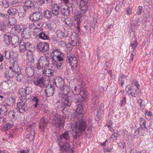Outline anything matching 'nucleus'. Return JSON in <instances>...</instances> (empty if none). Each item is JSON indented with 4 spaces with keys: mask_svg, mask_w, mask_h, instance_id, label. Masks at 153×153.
<instances>
[{
    "mask_svg": "<svg viewBox=\"0 0 153 153\" xmlns=\"http://www.w3.org/2000/svg\"><path fill=\"white\" fill-rule=\"evenodd\" d=\"M83 102L76 104V112L78 113L74 118V120L72 125V128L76 130L77 132H82L84 130L87 126L85 117L82 114Z\"/></svg>",
    "mask_w": 153,
    "mask_h": 153,
    "instance_id": "nucleus-1",
    "label": "nucleus"
},
{
    "mask_svg": "<svg viewBox=\"0 0 153 153\" xmlns=\"http://www.w3.org/2000/svg\"><path fill=\"white\" fill-rule=\"evenodd\" d=\"M70 140L69 132L68 131L62 134L57 139V142L60 146V150L62 152L69 153V149L70 147L69 144Z\"/></svg>",
    "mask_w": 153,
    "mask_h": 153,
    "instance_id": "nucleus-2",
    "label": "nucleus"
},
{
    "mask_svg": "<svg viewBox=\"0 0 153 153\" xmlns=\"http://www.w3.org/2000/svg\"><path fill=\"white\" fill-rule=\"evenodd\" d=\"M10 63L11 66L9 67L10 69L8 72L5 73L7 78H12L15 77L17 74L20 72V69L17 64L16 58L10 59Z\"/></svg>",
    "mask_w": 153,
    "mask_h": 153,
    "instance_id": "nucleus-3",
    "label": "nucleus"
},
{
    "mask_svg": "<svg viewBox=\"0 0 153 153\" xmlns=\"http://www.w3.org/2000/svg\"><path fill=\"white\" fill-rule=\"evenodd\" d=\"M50 60L51 59L48 57L45 56H41L36 64V68L37 70H40L43 68L48 67Z\"/></svg>",
    "mask_w": 153,
    "mask_h": 153,
    "instance_id": "nucleus-4",
    "label": "nucleus"
},
{
    "mask_svg": "<svg viewBox=\"0 0 153 153\" xmlns=\"http://www.w3.org/2000/svg\"><path fill=\"white\" fill-rule=\"evenodd\" d=\"M59 8L62 14L66 16L69 15L73 9L72 5L70 4L67 6L64 3H61L59 5Z\"/></svg>",
    "mask_w": 153,
    "mask_h": 153,
    "instance_id": "nucleus-5",
    "label": "nucleus"
},
{
    "mask_svg": "<svg viewBox=\"0 0 153 153\" xmlns=\"http://www.w3.org/2000/svg\"><path fill=\"white\" fill-rule=\"evenodd\" d=\"M55 111H53L52 112V115L53 116V122L54 123L55 125L58 126L59 127L63 128L64 127V124L65 123V118L64 117H59V114H55Z\"/></svg>",
    "mask_w": 153,
    "mask_h": 153,
    "instance_id": "nucleus-6",
    "label": "nucleus"
},
{
    "mask_svg": "<svg viewBox=\"0 0 153 153\" xmlns=\"http://www.w3.org/2000/svg\"><path fill=\"white\" fill-rule=\"evenodd\" d=\"M61 52L60 50L57 49H54L53 50L51 53V58L52 64L53 66L55 67V68L56 69V70L57 69L59 68L60 67L61 64L58 63L57 64L56 62L55 59L58 56V54L59 53H61Z\"/></svg>",
    "mask_w": 153,
    "mask_h": 153,
    "instance_id": "nucleus-7",
    "label": "nucleus"
},
{
    "mask_svg": "<svg viewBox=\"0 0 153 153\" xmlns=\"http://www.w3.org/2000/svg\"><path fill=\"white\" fill-rule=\"evenodd\" d=\"M67 62L74 68L77 66V60L76 56L71 53H67Z\"/></svg>",
    "mask_w": 153,
    "mask_h": 153,
    "instance_id": "nucleus-8",
    "label": "nucleus"
},
{
    "mask_svg": "<svg viewBox=\"0 0 153 153\" xmlns=\"http://www.w3.org/2000/svg\"><path fill=\"white\" fill-rule=\"evenodd\" d=\"M77 94H73L72 95V98L74 102L76 104H80L83 102L82 100L84 102L86 101V99H84V96H82L81 95L82 92H80L79 90H78Z\"/></svg>",
    "mask_w": 153,
    "mask_h": 153,
    "instance_id": "nucleus-9",
    "label": "nucleus"
},
{
    "mask_svg": "<svg viewBox=\"0 0 153 153\" xmlns=\"http://www.w3.org/2000/svg\"><path fill=\"white\" fill-rule=\"evenodd\" d=\"M35 125L34 123L30 124L28 126L27 128V139H29L30 140H33L35 134Z\"/></svg>",
    "mask_w": 153,
    "mask_h": 153,
    "instance_id": "nucleus-10",
    "label": "nucleus"
},
{
    "mask_svg": "<svg viewBox=\"0 0 153 153\" xmlns=\"http://www.w3.org/2000/svg\"><path fill=\"white\" fill-rule=\"evenodd\" d=\"M37 48L40 52L42 53L45 52L49 49V44L46 42H40L37 45Z\"/></svg>",
    "mask_w": 153,
    "mask_h": 153,
    "instance_id": "nucleus-11",
    "label": "nucleus"
},
{
    "mask_svg": "<svg viewBox=\"0 0 153 153\" xmlns=\"http://www.w3.org/2000/svg\"><path fill=\"white\" fill-rule=\"evenodd\" d=\"M17 109L20 113H23L27 110L26 100H22L17 105Z\"/></svg>",
    "mask_w": 153,
    "mask_h": 153,
    "instance_id": "nucleus-12",
    "label": "nucleus"
},
{
    "mask_svg": "<svg viewBox=\"0 0 153 153\" xmlns=\"http://www.w3.org/2000/svg\"><path fill=\"white\" fill-rule=\"evenodd\" d=\"M34 1L31 0H27L24 3V6L27 9L24 8L23 13H25L26 12H28L29 10L34 9Z\"/></svg>",
    "mask_w": 153,
    "mask_h": 153,
    "instance_id": "nucleus-13",
    "label": "nucleus"
},
{
    "mask_svg": "<svg viewBox=\"0 0 153 153\" xmlns=\"http://www.w3.org/2000/svg\"><path fill=\"white\" fill-rule=\"evenodd\" d=\"M34 84L41 88H46L47 85L45 84L46 81L43 78H39L34 80L33 81Z\"/></svg>",
    "mask_w": 153,
    "mask_h": 153,
    "instance_id": "nucleus-14",
    "label": "nucleus"
},
{
    "mask_svg": "<svg viewBox=\"0 0 153 153\" xmlns=\"http://www.w3.org/2000/svg\"><path fill=\"white\" fill-rule=\"evenodd\" d=\"M48 123V120L47 118L42 117L41 118L39 125V128L41 131L43 132L44 131Z\"/></svg>",
    "mask_w": 153,
    "mask_h": 153,
    "instance_id": "nucleus-15",
    "label": "nucleus"
},
{
    "mask_svg": "<svg viewBox=\"0 0 153 153\" xmlns=\"http://www.w3.org/2000/svg\"><path fill=\"white\" fill-rule=\"evenodd\" d=\"M88 0H80L79 8L82 12L85 13L88 10L89 7Z\"/></svg>",
    "mask_w": 153,
    "mask_h": 153,
    "instance_id": "nucleus-16",
    "label": "nucleus"
},
{
    "mask_svg": "<svg viewBox=\"0 0 153 153\" xmlns=\"http://www.w3.org/2000/svg\"><path fill=\"white\" fill-rule=\"evenodd\" d=\"M42 15L39 12H36L30 14L29 18L32 21L38 22L42 18Z\"/></svg>",
    "mask_w": 153,
    "mask_h": 153,
    "instance_id": "nucleus-17",
    "label": "nucleus"
},
{
    "mask_svg": "<svg viewBox=\"0 0 153 153\" xmlns=\"http://www.w3.org/2000/svg\"><path fill=\"white\" fill-rule=\"evenodd\" d=\"M25 72L26 75L27 76L30 77L32 76L34 74V71L32 66L29 65H26L25 69Z\"/></svg>",
    "mask_w": 153,
    "mask_h": 153,
    "instance_id": "nucleus-18",
    "label": "nucleus"
},
{
    "mask_svg": "<svg viewBox=\"0 0 153 153\" xmlns=\"http://www.w3.org/2000/svg\"><path fill=\"white\" fill-rule=\"evenodd\" d=\"M55 82L56 85L60 88L64 85V81L62 77H57L55 79Z\"/></svg>",
    "mask_w": 153,
    "mask_h": 153,
    "instance_id": "nucleus-19",
    "label": "nucleus"
},
{
    "mask_svg": "<svg viewBox=\"0 0 153 153\" xmlns=\"http://www.w3.org/2000/svg\"><path fill=\"white\" fill-rule=\"evenodd\" d=\"M19 94L20 96L19 97L20 99L21 100H26L27 95L25 91V88H21L19 89Z\"/></svg>",
    "mask_w": 153,
    "mask_h": 153,
    "instance_id": "nucleus-20",
    "label": "nucleus"
},
{
    "mask_svg": "<svg viewBox=\"0 0 153 153\" xmlns=\"http://www.w3.org/2000/svg\"><path fill=\"white\" fill-rule=\"evenodd\" d=\"M52 12L53 14L55 16H57L59 14V9H60L59 6L54 4L52 5L51 6Z\"/></svg>",
    "mask_w": 153,
    "mask_h": 153,
    "instance_id": "nucleus-21",
    "label": "nucleus"
},
{
    "mask_svg": "<svg viewBox=\"0 0 153 153\" xmlns=\"http://www.w3.org/2000/svg\"><path fill=\"white\" fill-rule=\"evenodd\" d=\"M54 93L53 88L50 86L49 87L46 88L45 90V93L47 97H50L53 95Z\"/></svg>",
    "mask_w": 153,
    "mask_h": 153,
    "instance_id": "nucleus-22",
    "label": "nucleus"
},
{
    "mask_svg": "<svg viewBox=\"0 0 153 153\" xmlns=\"http://www.w3.org/2000/svg\"><path fill=\"white\" fill-rule=\"evenodd\" d=\"M56 58L55 59L56 62L57 64H60L61 65L64 59L65 54L61 52V53H59Z\"/></svg>",
    "mask_w": 153,
    "mask_h": 153,
    "instance_id": "nucleus-23",
    "label": "nucleus"
},
{
    "mask_svg": "<svg viewBox=\"0 0 153 153\" xmlns=\"http://www.w3.org/2000/svg\"><path fill=\"white\" fill-rule=\"evenodd\" d=\"M42 72V74L44 76H51L53 75V71L50 69H43Z\"/></svg>",
    "mask_w": 153,
    "mask_h": 153,
    "instance_id": "nucleus-24",
    "label": "nucleus"
},
{
    "mask_svg": "<svg viewBox=\"0 0 153 153\" xmlns=\"http://www.w3.org/2000/svg\"><path fill=\"white\" fill-rule=\"evenodd\" d=\"M7 13L11 16H14L17 14L18 13L17 9L16 6L10 7L8 10Z\"/></svg>",
    "mask_w": 153,
    "mask_h": 153,
    "instance_id": "nucleus-25",
    "label": "nucleus"
},
{
    "mask_svg": "<svg viewBox=\"0 0 153 153\" xmlns=\"http://www.w3.org/2000/svg\"><path fill=\"white\" fill-rule=\"evenodd\" d=\"M26 53L27 59L28 61L31 62H33L34 59L33 52L27 51Z\"/></svg>",
    "mask_w": 153,
    "mask_h": 153,
    "instance_id": "nucleus-26",
    "label": "nucleus"
},
{
    "mask_svg": "<svg viewBox=\"0 0 153 153\" xmlns=\"http://www.w3.org/2000/svg\"><path fill=\"white\" fill-rule=\"evenodd\" d=\"M19 39L18 37L15 35L12 36L11 37L10 42L13 45L18 43Z\"/></svg>",
    "mask_w": 153,
    "mask_h": 153,
    "instance_id": "nucleus-27",
    "label": "nucleus"
},
{
    "mask_svg": "<svg viewBox=\"0 0 153 153\" xmlns=\"http://www.w3.org/2000/svg\"><path fill=\"white\" fill-rule=\"evenodd\" d=\"M71 97H68L64 100L63 102L66 106L70 107L71 104Z\"/></svg>",
    "mask_w": 153,
    "mask_h": 153,
    "instance_id": "nucleus-28",
    "label": "nucleus"
},
{
    "mask_svg": "<svg viewBox=\"0 0 153 153\" xmlns=\"http://www.w3.org/2000/svg\"><path fill=\"white\" fill-rule=\"evenodd\" d=\"M20 114L14 112L13 111H10L8 113L9 116L12 118L17 119L19 116Z\"/></svg>",
    "mask_w": 153,
    "mask_h": 153,
    "instance_id": "nucleus-29",
    "label": "nucleus"
},
{
    "mask_svg": "<svg viewBox=\"0 0 153 153\" xmlns=\"http://www.w3.org/2000/svg\"><path fill=\"white\" fill-rule=\"evenodd\" d=\"M25 48L27 51L33 52L34 51V48L33 45L29 42L25 43Z\"/></svg>",
    "mask_w": 153,
    "mask_h": 153,
    "instance_id": "nucleus-30",
    "label": "nucleus"
},
{
    "mask_svg": "<svg viewBox=\"0 0 153 153\" xmlns=\"http://www.w3.org/2000/svg\"><path fill=\"white\" fill-rule=\"evenodd\" d=\"M55 106L57 108L61 110H63L65 108V105L64 103L61 102H57L55 104Z\"/></svg>",
    "mask_w": 153,
    "mask_h": 153,
    "instance_id": "nucleus-31",
    "label": "nucleus"
},
{
    "mask_svg": "<svg viewBox=\"0 0 153 153\" xmlns=\"http://www.w3.org/2000/svg\"><path fill=\"white\" fill-rule=\"evenodd\" d=\"M19 50L21 52L23 53L25 51V43L23 42H21L19 43Z\"/></svg>",
    "mask_w": 153,
    "mask_h": 153,
    "instance_id": "nucleus-32",
    "label": "nucleus"
},
{
    "mask_svg": "<svg viewBox=\"0 0 153 153\" xmlns=\"http://www.w3.org/2000/svg\"><path fill=\"white\" fill-rule=\"evenodd\" d=\"M22 37L25 39H28L30 38V33L29 31L27 30H24L22 34Z\"/></svg>",
    "mask_w": 153,
    "mask_h": 153,
    "instance_id": "nucleus-33",
    "label": "nucleus"
},
{
    "mask_svg": "<svg viewBox=\"0 0 153 153\" xmlns=\"http://www.w3.org/2000/svg\"><path fill=\"white\" fill-rule=\"evenodd\" d=\"M0 114H5L7 112V109L6 106L4 104H0Z\"/></svg>",
    "mask_w": 153,
    "mask_h": 153,
    "instance_id": "nucleus-34",
    "label": "nucleus"
},
{
    "mask_svg": "<svg viewBox=\"0 0 153 153\" xmlns=\"http://www.w3.org/2000/svg\"><path fill=\"white\" fill-rule=\"evenodd\" d=\"M65 24L69 27H71L73 25V21L72 19L69 17H68L64 19Z\"/></svg>",
    "mask_w": 153,
    "mask_h": 153,
    "instance_id": "nucleus-35",
    "label": "nucleus"
},
{
    "mask_svg": "<svg viewBox=\"0 0 153 153\" xmlns=\"http://www.w3.org/2000/svg\"><path fill=\"white\" fill-rule=\"evenodd\" d=\"M12 30L13 31H14L16 34L19 33L21 30V28L20 25H19L15 26L13 27Z\"/></svg>",
    "mask_w": 153,
    "mask_h": 153,
    "instance_id": "nucleus-36",
    "label": "nucleus"
},
{
    "mask_svg": "<svg viewBox=\"0 0 153 153\" xmlns=\"http://www.w3.org/2000/svg\"><path fill=\"white\" fill-rule=\"evenodd\" d=\"M16 19L14 17L10 18L8 20V22H7V25L12 26L16 24Z\"/></svg>",
    "mask_w": 153,
    "mask_h": 153,
    "instance_id": "nucleus-37",
    "label": "nucleus"
},
{
    "mask_svg": "<svg viewBox=\"0 0 153 153\" xmlns=\"http://www.w3.org/2000/svg\"><path fill=\"white\" fill-rule=\"evenodd\" d=\"M44 16L46 19H49L52 17V13L50 10H46L45 12Z\"/></svg>",
    "mask_w": 153,
    "mask_h": 153,
    "instance_id": "nucleus-38",
    "label": "nucleus"
},
{
    "mask_svg": "<svg viewBox=\"0 0 153 153\" xmlns=\"http://www.w3.org/2000/svg\"><path fill=\"white\" fill-rule=\"evenodd\" d=\"M39 100L36 97H34L32 100L33 104H34V107L36 108L38 107L39 105L38 103Z\"/></svg>",
    "mask_w": 153,
    "mask_h": 153,
    "instance_id": "nucleus-39",
    "label": "nucleus"
},
{
    "mask_svg": "<svg viewBox=\"0 0 153 153\" xmlns=\"http://www.w3.org/2000/svg\"><path fill=\"white\" fill-rule=\"evenodd\" d=\"M11 37L9 36V35L7 34L4 35V41L7 45H9L10 43V39Z\"/></svg>",
    "mask_w": 153,
    "mask_h": 153,
    "instance_id": "nucleus-40",
    "label": "nucleus"
},
{
    "mask_svg": "<svg viewBox=\"0 0 153 153\" xmlns=\"http://www.w3.org/2000/svg\"><path fill=\"white\" fill-rule=\"evenodd\" d=\"M7 1L13 7L16 6L18 3V0H7Z\"/></svg>",
    "mask_w": 153,
    "mask_h": 153,
    "instance_id": "nucleus-41",
    "label": "nucleus"
},
{
    "mask_svg": "<svg viewBox=\"0 0 153 153\" xmlns=\"http://www.w3.org/2000/svg\"><path fill=\"white\" fill-rule=\"evenodd\" d=\"M60 89L62 91H63V93L65 94H67L69 91L68 88L65 85L62 86Z\"/></svg>",
    "mask_w": 153,
    "mask_h": 153,
    "instance_id": "nucleus-42",
    "label": "nucleus"
},
{
    "mask_svg": "<svg viewBox=\"0 0 153 153\" xmlns=\"http://www.w3.org/2000/svg\"><path fill=\"white\" fill-rule=\"evenodd\" d=\"M15 101V100L13 97H9L7 99V103L8 105H13Z\"/></svg>",
    "mask_w": 153,
    "mask_h": 153,
    "instance_id": "nucleus-43",
    "label": "nucleus"
},
{
    "mask_svg": "<svg viewBox=\"0 0 153 153\" xmlns=\"http://www.w3.org/2000/svg\"><path fill=\"white\" fill-rule=\"evenodd\" d=\"M138 45V43L137 40L135 39L133 42H131L130 45V46L133 49V50H134L137 48Z\"/></svg>",
    "mask_w": 153,
    "mask_h": 153,
    "instance_id": "nucleus-44",
    "label": "nucleus"
},
{
    "mask_svg": "<svg viewBox=\"0 0 153 153\" xmlns=\"http://www.w3.org/2000/svg\"><path fill=\"white\" fill-rule=\"evenodd\" d=\"M145 115L146 118L147 120H149L151 119V116L152 115V114L151 111H146Z\"/></svg>",
    "mask_w": 153,
    "mask_h": 153,
    "instance_id": "nucleus-45",
    "label": "nucleus"
},
{
    "mask_svg": "<svg viewBox=\"0 0 153 153\" xmlns=\"http://www.w3.org/2000/svg\"><path fill=\"white\" fill-rule=\"evenodd\" d=\"M39 38L44 40L48 39V38L46 34L42 32L39 34Z\"/></svg>",
    "mask_w": 153,
    "mask_h": 153,
    "instance_id": "nucleus-46",
    "label": "nucleus"
},
{
    "mask_svg": "<svg viewBox=\"0 0 153 153\" xmlns=\"http://www.w3.org/2000/svg\"><path fill=\"white\" fill-rule=\"evenodd\" d=\"M129 92L130 94L134 97H135L137 95V90L136 89H129Z\"/></svg>",
    "mask_w": 153,
    "mask_h": 153,
    "instance_id": "nucleus-47",
    "label": "nucleus"
},
{
    "mask_svg": "<svg viewBox=\"0 0 153 153\" xmlns=\"http://www.w3.org/2000/svg\"><path fill=\"white\" fill-rule=\"evenodd\" d=\"M13 124H10L8 123L3 128V130L5 131H7L8 130L10 129L11 127L13 126Z\"/></svg>",
    "mask_w": 153,
    "mask_h": 153,
    "instance_id": "nucleus-48",
    "label": "nucleus"
},
{
    "mask_svg": "<svg viewBox=\"0 0 153 153\" xmlns=\"http://www.w3.org/2000/svg\"><path fill=\"white\" fill-rule=\"evenodd\" d=\"M126 96H124L123 99L121 101L120 103V105L121 106H124L126 104Z\"/></svg>",
    "mask_w": 153,
    "mask_h": 153,
    "instance_id": "nucleus-49",
    "label": "nucleus"
},
{
    "mask_svg": "<svg viewBox=\"0 0 153 153\" xmlns=\"http://www.w3.org/2000/svg\"><path fill=\"white\" fill-rule=\"evenodd\" d=\"M16 76V79L18 81H21L23 80V76L22 75L18 73L17 74Z\"/></svg>",
    "mask_w": 153,
    "mask_h": 153,
    "instance_id": "nucleus-50",
    "label": "nucleus"
},
{
    "mask_svg": "<svg viewBox=\"0 0 153 153\" xmlns=\"http://www.w3.org/2000/svg\"><path fill=\"white\" fill-rule=\"evenodd\" d=\"M3 6L4 8H7L9 6V3L6 1H3L2 2Z\"/></svg>",
    "mask_w": 153,
    "mask_h": 153,
    "instance_id": "nucleus-51",
    "label": "nucleus"
},
{
    "mask_svg": "<svg viewBox=\"0 0 153 153\" xmlns=\"http://www.w3.org/2000/svg\"><path fill=\"white\" fill-rule=\"evenodd\" d=\"M6 26L0 22V30L4 32L6 30Z\"/></svg>",
    "mask_w": 153,
    "mask_h": 153,
    "instance_id": "nucleus-52",
    "label": "nucleus"
},
{
    "mask_svg": "<svg viewBox=\"0 0 153 153\" xmlns=\"http://www.w3.org/2000/svg\"><path fill=\"white\" fill-rule=\"evenodd\" d=\"M35 23L37 29H39L42 26L43 24V22L41 21H40L38 23L35 22Z\"/></svg>",
    "mask_w": 153,
    "mask_h": 153,
    "instance_id": "nucleus-53",
    "label": "nucleus"
},
{
    "mask_svg": "<svg viewBox=\"0 0 153 153\" xmlns=\"http://www.w3.org/2000/svg\"><path fill=\"white\" fill-rule=\"evenodd\" d=\"M143 10V7L142 6H139L137 10V13L138 15H140L142 13Z\"/></svg>",
    "mask_w": 153,
    "mask_h": 153,
    "instance_id": "nucleus-54",
    "label": "nucleus"
},
{
    "mask_svg": "<svg viewBox=\"0 0 153 153\" xmlns=\"http://www.w3.org/2000/svg\"><path fill=\"white\" fill-rule=\"evenodd\" d=\"M32 88L31 87H27L25 88V91L27 95L30 94L32 92Z\"/></svg>",
    "mask_w": 153,
    "mask_h": 153,
    "instance_id": "nucleus-55",
    "label": "nucleus"
},
{
    "mask_svg": "<svg viewBox=\"0 0 153 153\" xmlns=\"http://www.w3.org/2000/svg\"><path fill=\"white\" fill-rule=\"evenodd\" d=\"M0 17L4 19H7L9 18V16L7 14L0 12Z\"/></svg>",
    "mask_w": 153,
    "mask_h": 153,
    "instance_id": "nucleus-56",
    "label": "nucleus"
},
{
    "mask_svg": "<svg viewBox=\"0 0 153 153\" xmlns=\"http://www.w3.org/2000/svg\"><path fill=\"white\" fill-rule=\"evenodd\" d=\"M72 123H73V122H71V128L72 129L73 131V132H75V133H76V134H75L74 136V138H76L77 135V134H78V133H82L83 131H84L85 128L84 129V130H83V131H82V132H81V131L80 132H80H77L76 130H75L74 129H73V128H72Z\"/></svg>",
    "mask_w": 153,
    "mask_h": 153,
    "instance_id": "nucleus-57",
    "label": "nucleus"
},
{
    "mask_svg": "<svg viewBox=\"0 0 153 153\" xmlns=\"http://www.w3.org/2000/svg\"><path fill=\"white\" fill-rule=\"evenodd\" d=\"M29 28L33 30H35L37 29V27L36 26L35 22L32 23L30 24L29 25Z\"/></svg>",
    "mask_w": 153,
    "mask_h": 153,
    "instance_id": "nucleus-58",
    "label": "nucleus"
},
{
    "mask_svg": "<svg viewBox=\"0 0 153 153\" xmlns=\"http://www.w3.org/2000/svg\"><path fill=\"white\" fill-rule=\"evenodd\" d=\"M49 0H39V5H42L43 4H47L48 3Z\"/></svg>",
    "mask_w": 153,
    "mask_h": 153,
    "instance_id": "nucleus-59",
    "label": "nucleus"
},
{
    "mask_svg": "<svg viewBox=\"0 0 153 153\" xmlns=\"http://www.w3.org/2000/svg\"><path fill=\"white\" fill-rule=\"evenodd\" d=\"M117 137V136H116L114 134H112L110 138V141L111 142H113L114 140L116 139Z\"/></svg>",
    "mask_w": 153,
    "mask_h": 153,
    "instance_id": "nucleus-60",
    "label": "nucleus"
},
{
    "mask_svg": "<svg viewBox=\"0 0 153 153\" xmlns=\"http://www.w3.org/2000/svg\"><path fill=\"white\" fill-rule=\"evenodd\" d=\"M92 97L93 98H94L95 100H96V102H98V101L97 100V99H98V97L95 93H93Z\"/></svg>",
    "mask_w": 153,
    "mask_h": 153,
    "instance_id": "nucleus-61",
    "label": "nucleus"
},
{
    "mask_svg": "<svg viewBox=\"0 0 153 153\" xmlns=\"http://www.w3.org/2000/svg\"><path fill=\"white\" fill-rule=\"evenodd\" d=\"M124 77V75H123L122 76H121L120 78L119 79V82L121 83L120 86H122L123 85L124 81L123 80V79H122L123 78V77Z\"/></svg>",
    "mask_w": 153,
    "mask_h": 153,
    "instance_id": "nucleus-62",
    "label": "nucleus"
},
{
    "mask_svg": "<svg viewBox=\"0 0 153 153\" xmlns=\"http://www.w3.org/2000/svg\"><path fill=\"white\" fill-rule=\"evenodd\" d=\"M140 130L143 131H144L146 129V123H144V124H140Z\"/></svg>",
    "mask_w": 153,
    "mask_h": 153,
    "instance_id": "nucleus-63",
    "label": "nucleus"
},
{
    "mask_svg": "<svg viewBox=\"0 0 153 153\" xmlns=\"http://www.w3.org/2000/svg\"><path fill=\"white\" fill-rule=\"evenodd\" d=\"M73 46L71 44H69L66 45V48L68 49V50L70 51L72 50L73 48Z\"/></svg>",
    "mask_w": 153,
    "mask_h": 153,
    "instance_id": "nucleus-64",
    "label": "nucleus"
}]
</instances>
